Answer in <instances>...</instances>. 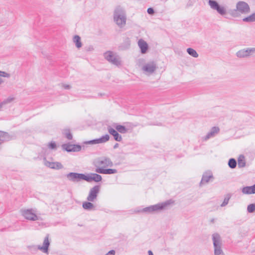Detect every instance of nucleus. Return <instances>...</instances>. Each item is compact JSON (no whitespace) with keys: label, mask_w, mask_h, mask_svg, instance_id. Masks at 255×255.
Here are the masks:
<instances>
[{"label":"nucleus","mask_w":255,"mask_h":255,"mask_svg":"<svg viewBox=\"0 0 255 255\" xmlns=\"http://www.w3.org/2000/svg\"><path fill=\"white\" fill-rule=\"evenodd\" d=\"M113 20L119 28H123L126 25L127 20L125 9L121 6L116 7L113 13Z\"/></svg>","instance_id":"1"},{"label":"nucleus","mask_w":255,"mask_h":255,"mask_svg":"<svg viewBox=\"0 0 255 255\" xmlns=\"http://www.w3.org/2000/svg\"><path fill=\"white\" fill-rule=\"evenodd\" d=\"M174 201L172 200H168L165 202L160 203L154 205H151L144 208L138 212H145L147 213H153L155 212L166 209L170 205L173 204Z\"/></svg>","instance_id":"2"},{"label":"nucleus","mask_w":255,"mask_h":255,"mask_svg":"<svg viewBox=\"0 0 255 255\" xmlns=\"http://www.w3.org/2000/svg\"><path fill=\"white\" fill-rule=\"evenodd\" d=\"M236 9L231 11V15L234 17L238 16V13L241 14H247L250 12L249 5L246 2L240 1L236 4Z\"/></svg>","instance_id":"3"},{"label":"nucleus","mask_w":255,"mask_h":255,"mask_svg":"<svg viewBox=\"0 0 255 255\" xmlns=\"http://www.w3.org/2000/svg\"><path fill=\"white\" fill-rule=\"evenodd\" d=\"M214 255H225L222 249V242L220 236L218 233L212 235Z\"/></svg>","instance_id":"4"},{"label":"nucleus","mask_w":255,"mask_h":255,"mask_svg":"<svg viewBox=\"0 0 255 255\" xmlns=\"http://www.w3.org/2000/svg\"><path fill=\"white\" fill-rule=\"evenodd\" d=\"M95 165L96 168L101 167L103 168L107 167H112L113 163L110 158L104 156L97 159L95 161Z\"/></svg>","instance_id":"5"},{"label":"nucleus","mask_w":255,"mask_h":255,"mask_svg":"<svg viewBox=\"0 0 255 255\" xmlns=\"http://www.w3.org/2000/svg\"><path fill=\"white\" fill-rule=\"evenodd\" d=\"M21 213L26 220L32 221L38 220V217L36 215L35 211L32 209L21 210Z\"/></svg>","instance_id":"6"},{"label":"nucleus","mask_w":255,"mask_h":255,"mask_svg":"<svg viewBox=\"0 0 255 255\" xmlns=\"http://www.w3.org/2000/svg\"><path fill=\"white\" fill-rule=\"evenodd\" d=\"M208 4L212 9L216 10L220 14L224 15L226 14L227 10L225 6L220 5L216 0H209Z\"/></svg>","instance_id":"7"},{"label":"nucleus","mask_w":255,"mask_h":255,"mask_svg":"<svg viewBox=\"0 0 255 255\" xmlns=\"http://www.w3.org/2000/svg\"><path fill=\"white\" fill-rule=\"evenodd\" d=\"M157 68L156 63L153 61H150L145 63L141 68L143 73L146 75L153 74Z\"/></svg>","instance_id":"8"},{"label":"nucleus","mask_w":255,"mask_h":255,"mask_svg":"<svg viewBox=\"0 0 255 255\" xmlns=\"http://www.w3.org/2000/svg\"><path fill=\"white\" fill-rule=\"evenodd\" d=\"M67 179L73 182H78L81 180H85L86 175L82 173L70 172L66 175Z\"/></svg>","instance_id":"9"},{"label":"nucleus","mask_w":255,"mask_h":255,"mask_svg":"<svg viewBox=\"0 0 255 255\" xmlns=\"http://www.w3.org/2000/svg\"><path fill=\"white\" fill-rule=\"evenodd\" d=\"M236 55L239 58H247L252 55L255 56V47L239 50L236 53Z\"/></svg>","instance_id":"10"},{"label":"nucleus","mask_w":255,"mask_h":255,"mask_svg":"<svg viewBox=\"0 0 255 255\" xmlns=\"http://www.w3.org/2000/svg\"><path fill=\"white\" fill-rule=\"evenodd\" d=\"M100 187L98 185L95 186L92 188L89 192L87 200L90 202H94L96 199L98 194L100 192Z\"/></svg>","instance_id":"11"},{"label":"nucleus","mask_w":255,"mask_h":255,"mask_svg":"<svg viewBox=\"0 0 255 255\" xmlns=\"http://www.w3.org/2000/svg\"><path fill=\"white\" fill-rule=\"evenodd\" d=\"M62 147L64 150L68 152H76L81 149V146L80 145L76 144H63L62 145Z\"/></svg>","instance_id":"12"},{"label":"nucleus","mask_w":255,"mask_h":255,"mask_svg":"<svg viewBox=\"0 0 255 255\" xmlns=\"http://www.w3.org/2000/svg\"><path fill=\"white\" fill-rule=\"evenodd\" d=\"M102 176L97 173H90L86 175L85 181L91 182L93 181L98 182L102 180Z\"/></svg>","instance_id":"13"},{"label":"nucleus","mask_w":255,"mask_h":255,"mask_svg":"<svg viewBox=\"0 0 255 255\" xmlns=\"http://www.w3.org/2000/svg\"><path fill=\"white\" fill-rule=\"evenodd\" d=\"M214 177L212 172L210 171L205 172L202 175L201 181L200 183V185L202 186L203 184L208 183L210 179H213Z\"/></svg>","instance_id":"14"},{"label":"nucleus","mask_w":255,"mask_h":255,"mask_svg":"<svg viewBox=\"0 0 255 255\" xmlns=\"http://www.w3.org/2000/svg\"><path fill=\"white\" fill-rule=\"evenodd\" d=\"M49 235L47 234L46 237L44 238L43 243V246H39L38 247V249L41 251H42L44 253H48V247L50 245V242L49 241Z\"/></svg>","instance_id":"15"},{"label":"nucleus","mask_w":255,"mask_h":255,"mask_svg":"<svg viewBox=\"0 0 255 255\" xmlns=\"http://www.w3.org/2000/svg\"><path fill=\"white\" fill-rule=\"evenodd\" d=\"M220 131V128L218 127H213L207 135L203 137L204 140H207L211 137H214Z\"/></svg>","instance_id":"16"},{"label":"nucleus","mask_w":255,"mask_h":255,"mask_svg":"<svg viewBox=\"0 0 255 255\" xmlns=\"http://www.w3.org/2000/svg\"><path fill=\"white\" fill-rule=\"evenodd\" d=\"M95 171L97 173L104 174H113L118 172L117 170L116 169H104L101 167L96 168Z\"/></svg>","instance_id":"17"},{"label":"nucleus","mask_w":255,"mask_h":255,"mask_svg":"<svg viewBox=\"0 0 255 255\" xmlns=\"http://www.w3.org/2000/svg\"><path fill=\"white\" fill-rule=\"evenodd\" d=\"M108 132L114 136V139L116 141H121L122 140V136L113 128L109 126L108 127Z\"/></svg>","instance_id":"18"},{"label":"nucleus","mask_w":255,"mask_h":255,"mask_svg":"<svg viewBox=\"0 0 255 255\" xmlns=\"http://www.w3.org/2000/svg\"><path fill=\"white\" fill-rule=\"evenodd\" d=\"M109 135L108 134H106L105 135L102 136L101 137L99 138L90 140L88 141V143L92 144L104 143L108 141L109 140Z\"/></svg>","instance_id":"19"},{"label":"nucleus","mask_w":255,"mask_h":255,"mask_svg":"<svg viewBox=\"0 0 255 255\" xmlns=\"http://www.w3.org/2000/svg\"><path fill=\"white\" fill-rule=\"evenodd\" d=\"M138 45L141 50V52L144 54L146 52L148 49L147 43L143 39H139L138 41Z\"/></svg>","instance_id":"20"},{"label":"nucleus","mask_w":255,"mask_h":255,"mask_svg":"<svg viewBox=\"0 0 255 255\" xmlns=\"http://www.w3.org/2000/svg\"><path fill=\"white\" fill-rule=\"evenodd\" d=\"M242 192L244 194H255V190L254 185L243 187L242 189Z\"/></svg>","instance_id":"21"},{"label":"nucleus","mask_w":255,"mask_h":255,"mask_svg":"<svg viewBox=\"0 0 255 255\" xmlns=\"http://www.w3.org/2000/svg\"><path fill=\"white\" fill-rule=\"evenodd\" d=\"M116 55V54L114 53L112 51H107L104 54L105 58L110 62L112 61V59Z\"/></svg>","instance_id":"22"},{"label":"nucleus","mask_w":255,"mask_h":255,"mask_svg":"<svg viewBox=\"0 0 255 255\" xmlns=\"http://www.w3.org/2000/svg\"><path fill=\"white\" fill-rule=\"evenodd\" d=\"M10 139L8 133L0 130V140L1 141H7Z\"/></svg>","instance_id":"23"},{"label":"nucleus","mask_w":255,"mask_h":255,"mask_svg":"<svg viewBox=\"0 0 255 255\" xmlns=\"http://www.w3.org/2000/svg\"><path fill=\"white\" fill-rule=\"evenodd\" d=\"M115 128L118 131L121 133H126L128 131V129L122 125H117L115 126Z\"/></svg>","instance_id":"24"},{"label":"nucleus","mask_w":255,"mask_h":255,"mask_svg":"<svg viewBox=\"0 0 255 255\" xmlns=\"http://www.w3.org/2000/svg\"><path fill=\"white\" fill-rule=\"evenodd\" d=\"M73 42L75 43L77 48H80L82 47V44L81 41V38L79 36L75 35L73 37Z\"/></svg>","instance_id":"25"},{"label":"nucleus","mask_w":255,"mask_h":255,"mask_svg":"<svg viewBox=\"0 0 255 255\" xmlns=\"http://www.w3.org/2000/svg\"><path fill=\"white\" fill-rule=\"evenodd\" d=\"M243 21L247 22H253L255 21V12L243 19Z\"/></svg>","instance_id":"26"},{"label":"nucleus","mask_w":255,"mask_h":255,"mask_svg":"<svg viewBox=\"0 0 255 255\" xmlns=\"http://www.w3.org/2000/svg\"><path fill=\"white\" fill-rule=\"evenodd\" d=\"M110 62L116 66H119L121 64V58L116 54Z\"/></svg>","instance_id":"27"},{"label":"nucleus","mask_w":255,"mask_h":255,"mask_svg":"<svg viewBox=\"0 0 255 255\" xmlns=\"http://www.w3.org/2000/svg\"><path fill=\"white\" fill-rule=\"evenodd\" d=\"M238 166L239 168H243L246 166V161L244 156H240L238 161Z\"/></svg>","instance_id":"28"},{"label":"nucleus","mask_w":255,"mask_h":255,"mask_svg":"<svg viewBox=\"0 0 255 255\" xmlns=\"http://www.w3.org/2000/svg\"><path fill=\"white\" fill-rule=\"evenodd\" d=\"M82 207L84 209L90 210L94 207V205L89 202H85L83 203Z\"/></svg>","instance_id":"29"},{"label":"nucleus","mask_w":255,"mask_h":255,"mask_svg":"<svg viewBox=\"0 0 255 255\" xmlns=\"http://www.w3.org/2000/svg\"><path fill=\"white\" fill-rule=\"evenodd\" d=\"M187 52L190 55L193 56L194 58H197L198 57V54L197 53L196 50H195L193 48H187Z\"/></svg>","instance_id":"30"},{"label":"nucleus","mask_w":255,"mask_h":255,"mask_svg":"<svg viewBox=\"0 0 255 255\" xmlns=\"http://www.w3.org/2000/svg\"><path fill=\"white\" fill-rule=\"evenodd\" d=\"M231 197V195L230 194H227L224 198V200L221 205V207H225L229 203V201Z\"/></svg>","instance_id":"31"},{"label":"nucleus","mask_w":255,"mask_h":255,"mask_svg":"<svg viewBox=\"0 0 255 255\" xmlns=\"http://www.w3.org/2000/svg\"><path fill=\"white\" fill-rule=\"evenodd\" d=\"M237 161L234 158H231L228 161V165L232 169L235 168L237 166Z\"/></svg>","instance_id":"32"},{"label":"nucleus","mask_w":255,"mask_h":255,"mask_svg":"<svg viewBox=\"0 0 255 255\" xmlns=\"http://www.w3.org/2000/svg\"><path fill=\"white\" fill-rule=\"evenodd\" d=\"M63 133L65 135L66 138L69 140L72 139L73 136L69 129H65L63 130Z\"/></svg>","instance_id":"33"},{"label":"nucleus","mask_w":255,"mask_h":255,"mask_svg":"<svg viewBox=\"0 0 255 255\" xmlns=\"http://www.w3.org/2000/svg\"><path fill=\"white\" fill-rule=\"evenodd\" d=\"M247 211L249 213H254L255 211V204H251L247 207Z\"/></svg>","instance_id":"34"},{"label":"nucleus","mask_w":255,"mask_h":255,"mask_svg":"<svg viewBox=\"0 0 255 255\" xmlns=\"http://www.w3.org/2000/svg\"><path fill=\"white\" fill-rule=\"evenodd\" d=\"M55 162H51L45 160V165L50 168H55Z\"/></svg>","instance_id":"35"},{"label":"nucleus","mask_w":255,"mask_h":255,"mask_svg":"<svg viewBox=\"0 0 255 255\" xmlns=\"http://www.w3.org/2000/svg\"><path fill=\"white\" fill-rule=\"evenodd\" d=\"M13 98L8 97V98L4 100L2 102H1V104H2V106H3L4 105L11 102L13 100Z\"/></svg>","instance_id":"36"},{"label":"nucleus","mask_w":255,"mask_h":255,"mask_svg":"<svg viewBox=\"0 0 255 255\" xmlns=\"http://www.w3.org/2000/svg\"><path fill=\"white\" fill-rule=\"evenodd\" d=\"M48 147L51 149H56V144L55 142H51L47 145Z\"/></svg>","instance_id":"37"},{"label":"nucleus","mask_w":255,"mask_h":255,"mask_svg":"<svg viewBox=\"0 0 255 255\" xmlns=\"http://www.w3.org/2000/svg\"><path fill=\"white\" fill-rule=\"evenodd\" d=\"M0 76L9 78L10 77V74L5 72L0 71Z\"/></svg>","instance_id":"38"},{"label":"nucleus","mask_w":255,"mask_h":255,"mask_svg":"<svg viewBox=\"0 0 255 255\" xmlns=\"http://www.w3.org/2000/svg\"><path fill=\"white\" fill-rule=\"evenodd\" d=\"M85 49L86 51H92L94 49L93 46L91 45L85 47Z\"/></svg>","instance_id":"39"},{"label":"nucleus","mask_w":255,"mask_h":255,"mask_svg":"<svg viewBox=\"0 0 255 255\" xmlns=\"http://www.w3.org/2000/svg\"><path fill=\"white\" fill-rule=\"evenodd\" d=\"M55 168L54 169H61L63 168V165L59 162H55Z\"/></svg>","instance_id":"40"},{"label":"nucleus","mask_w":255,"mask_h":255,"mask_svg":"<svg viewBox=\"0 0 255 255\" xmlns=\"http://www.w3.org/2000/svg\"><path fill=\"white\" fill-rule=\"evenodd\" d=\"M147 12L149 14H153L154 13V9L151 7L148 8L147 10Z\"/></svg>","instance_id":"41"},{"label":"nucleus","mask_w":255,"mask_h":255,"mask_svg":"<svg viewBox=\"0 0 255 255\" xmlns=\"http://www.w3.org/2000/svg\"><path fill=\"white\" fill-rule=\"evenodd\" d=\"M115 251L114 250H111L107 253L105 255H115Z\"/></svg>","instance_id":"42"},{"label":"nucleus","mask_w":255,"mask_h":255,"mask_svg":"<svg viewBox=\"0 0 255 255\" xmlns=\"http://www.w3.org/2000/svg\"><path fill=\"white\" fill-rule=\"evenodd\" d=\"M63 87L65 89H70L71 88V86L69 85L64 84V85H63Z\"/></svg>","instance_id":"43"},{"label":"nucleus","mask_w":255,"mask_h":255,"mask_svg":"<svg viewBox=\"0 0 255 255\" xmlns=\"http://www.w3.org/2000/svg\"><path fill=\"white\" fill-rule=\"evenodd\" d=\"M148 255H153L152 251H148Z\"/></svg>","instance_id":"44"},{"label":"nucleus","mask_w":255,"mask_h":255,"mask_svg":"<svg viewBox=\"0 0 255 255\" xmlns=\"http://www.w3.org/2000/svg\"><path fill=\"white\" fill-rule=\"evenodd\" d=\"M119 144L118 143H116L114 146V148H116L118 146Z\"/></svg>","instance_id":"45"},{"label":"nucleus","mask_w":255,"mask_h":255,"mask_svg":"<svg viewBox=\"0 0 255 255\" xmlns=\"http://www.w3.org/2000/svg\"><path fill=\"white\" fill-rule=\"evenodd\" d=\"M3 82V81L2 79H0V85Z\"/></svg>","instance_id":"46"}]
</instances>
